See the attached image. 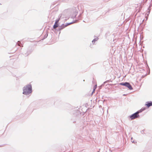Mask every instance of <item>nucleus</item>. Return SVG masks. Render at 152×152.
Here are the masks:
<instances>
[{
  "label": "nucleus",
  "instance_id": "obj_1",
  "mask_svg": "<svg viewBox=\"0 0 152 152\" xmlns=\"http://www.w3.org/2000/svg\"><path fill=\"white\" fill-rule=\"evenodd\" d=\"M23 94L25 95H28L32 92V88L31 85H28L25 86L23 88Z\"/></svg>",
  "mask_w": 152,
  "mask_h": 152
},
{
  "label": "nucleus",
  "instance_id": "obj_2",
  "mask_svg": "<svg viewBox=\"0 0 152 152\" xmlns=\"http://www.w3.org/2000/svg\"><path fill=\"white\" fill-rule=\"evenodd\" d=\"M146 108L145 107H142L141 109L132 115L130 116L131 120L135 119L137 118H138L139 117V115H138V114L139 113H141L142 111L144 110Z\"/></svg>",
  "mask_w": 152,
  "mask_h": 152
},
{
  "label": "nucleus",
  "instance_id": "obj_3",
  "mask_svg": "<svg viewBox=\"0 0 152 152\" xmlns=\"http://www.w3.org/2000/svg\"><path fill=\"white\" fill-rule=\"evenodd\" d=\"M127 88H128L129 89L131 90L132 89V88L131 85L129 84V83H128L126 82V86Z\"/></svg>",
  "mask_w": 152,
  "mask_h": 152
},
{
  "label": "nucleus",
  "instance_id": "obj_4",
  "mask_svg": "<svg viewBox=\"0 0 152 152\" xmlns=\"http://www.w3.org/2000/svg\"><path fill=\"white\" fill-rule=\"evenodd\" d=\"M145 105H146L148 108L149 107L152 106V102H146Z\"/></svg>",
  "mask_w": 152,
  "mask_h": 152
},
{
  "label": "nucleus",
  "instance_id": "obj_5",
  "mask_svg": "<svg viewBox=\"0 0 152 152\" xmlns=\"http://www.w3.org/2000/svg\"><path fill=\"white\" fill-rule=\"evenodd\" d=\"M58 26V25L57 23H55L54 26H53V28H56Z\"/></svg>",
  "mask_w": 152,
  "mask_h": 152
},
{
  "label": "nucleus",
  "instance_id": "obj_6",
  "mask_svg": "<svg viewBox=\"0 0 152 152\" xmlns=\"http://www.w3.org/2000/svg\"><path fill=\"white\" fill-rule=\"evenodd\" d=\"M126 82L125 83H121L120 84L121 85L126 86Z\"/></svg>",
  "mask_w": 152,
  "mask_h": 152
},
{
  "label": "nucleus",
  "instance_id": "obj_7",
  "mask_svg": "<svg viewBox=\"0 0 152 152\" xmlns=\"http://www.w3.org/2000/svg\"><path fill=\"white\" fill-rule=\"evenodd\" d=\"M59 20H60V18H59V19H58V20H56V21L55 23H57L58 24V22L59 21Z\"/></svg>",
  "mask_w": 152,
  "mask_h": 152
}]
</instances>
